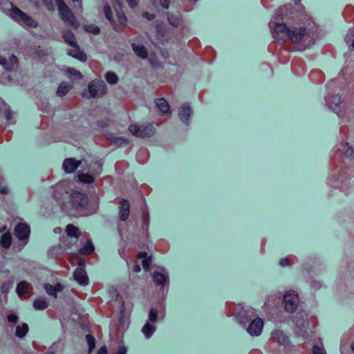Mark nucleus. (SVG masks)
Masks as SVG:
<instances>
[{
  "mask_svg": "<svg viewBox=\"0 0 354 354\" xmlns=\"http://www.w3.org/2000/svg\"><path fill=\"white\" fill-rule=\"evenodd\" d=\"M0 65L6 71H15L18 68V59L13 54L9 56L8 59L0 56Z\"/></svg>",
  "mask_w": 354,
  "mask_h": 354,
  "instance_id": "nucleus-19",
  "label": "nucleus"
},
{
  "mask_svg": "<svg viewBox=\"0 0 354 354\" xmlns=\"http://www.w3.org/2000/svg\"><path fill=\"white\" fill-rule=\"evenodd\" d=\"M70 203L76 212L75 215L86 216L96 213L98 209L97 201H90L88 196L80 192H73L70 194Z\"/></svg>",
  "mask_w": 354,
  "mask_h": 354,
  "instance_id": "nucleus-3",
  "label": "nucleus"
},
{
  "mask_svg": "<svg viewBox=\"0 0 354 354\" xmlns=\"http://www.w3.org/2000/svg\"><path fill=\"white\" fill-rule=\"evenodd\" d=\"M83 28L85 31L95 35L100 32V28L94 24H86Z\"/></svg>",
  "mask_w": 354,
  "mask_h": 354,
  "instance_id": "nucleus-43",
  "label": "nucleus"
},
{
  "mask_svg": "<svg viewBox=\"0 0 354 354\" xmlns=\"http://www.w3.org/2000/svg\"><path fill=\"white\" fill-rule=\"evenodd\" d=\"M12 235L10 232L3 233L0 239V245L5 249H8L12 244Z\"/></svg>",
  "mask_w": 354,
  "mask_h": 354,
  "instance_id": "nucleus-33",
  "label": "nucleus"
},
{
  "mask_svg": "<svg viewBox=\"0 0 354 354\" xmlns=\"http://www.w3.org/2000/svg\"><path fill=\"white\" fill-rule=\"evenodd\" d=\"M71 86H70L68 83L62 82L57 90V96L63 97L66 95L68 93V92L71 90Z\"/></svg>",
  "mask_w": 354,
  "mask_h": 354,
  "instance_id": "nucleus-39",
  "label": "nucleus"
},
{
  "mask_svg": "<svg viewBox=\"0 0 354 354\" xmlns=\"http://www.w3.org/2000/svg\"><path fill=\"white\" fill-rule=\"evenodd\" d=\"M32 306L35 310H44L48 307V304L46 298L38 297L33 301Z\"/></svg>",
  "mask_w": 354,
  "mask_h": 354,
  "instance_id": "nucleus-31",
  "label": "nucleus"
},
{
  "mask_svg": "<svg viewBox=\"0 0 354 354\" xmlns=\"http://www.w3.org/2000/svg\"><path fill=\"white\" fill-rule=\"evenodd\" d=\"M80 182L84 184H90L93 182L94 178L88 174H80L77 176Z\"/></svg>",
  "mask_w": 354,
  "mask_h": 354,
  "instance_id": "nucleus-41",
  "label": "nucleus"
},
{
  "mask_svg": "<svg viewBox=\"0 0 354 354\" xmlns=\"http://www.w3.org/2000/svg\"><path fill=\"white\" fill-rule=\"evenodd\" d=\"M312 354H326V353L322 346L315 345L312 348Z\"/></svg>",
  "mask_w": 354,
  "mask_h": 354,
  "instance_id": "nucleus-48",
  "label": "nucleus"
},
{
  "mask_svg": "<svg viewBox=\"0 0 354 354\" xmlns=\"http://www.w3.org/2000/svg\"><path fill=\"white\" fill-rule=\"evenodd\" d=\"M127 348L124 344H121L118 346L116 354H127Z\"/></svg>",
  "mask_w": 354,
  "mask_h": 354,
  "instance_id": "nucleus-53",
  "label": "nucleus"
},
{
  "mask_svg": "<svg viewBox=\"0 0 354 354\" xmlns=\"http://www.w3.org/2000/svg\"><path fill=\"white\" fill-rule=\"evenodd\" d=\"M310 288L315 290H319L323 286V283L319 281H312L310 283Z\"/></svg>",
  "mask_w": 354,
  "mask_h": 354,
  "instance_id": "nucleus-50",
  "label": "nucleus"
},
{
  "mask_svg": "<svg viewBox=\"0 0 354 354\" xmlns=\"http://www.w3.org/2000/svg\"><path fill=\"white\" fill-rule=\"evenodd\" d=\"M71 187L67 181H60L54 187L53 196L63 211L68 212L66 201L70 197Z\"/></svg>",
  "mask_w": 354,
  "mask_h": 354,
  "instance_id": "nucleus-5",
  "label": "nucleus"
},
{
  "mask_svg": "<svg viewBox=\"0 0 354 354\" xmlns=\"http://www.w3.org/2000/svg\"><path fill=\"white\" fill-rule=\"evenodd\" d=\"M337 150L339 153V156H341L342 164H348L349 165L350 171L348 174H344V171H339L338 178H336L335 175L330 176L327 179V183L331 187H334L344 191V187L343 186V180L345 178L351 176L353 171L352 168L354 159V149L351 146H349L348 143L342 142ZM342 167L343 166L342 165L340 166V170H342Z\"/></svg>",
  "mask_w": 354,
  "mask_h": 354,
  "instance_id": "nucleus-2",
  "label": "nucleus"
},
{
  "mask_svg": "<svg viewBox=\"0 0 354 354\" xmlns=\"http://www.w3.org/2000/svg\"><path fill=\"white\" fill-rule=\"evenodd\" d=\"M113 6L114 10L116 12V16L118 20V22L123 26H125L127 22V17L123 12L122 5L119 2V0H113Z\"/></svg>",
  "mask_w": 354,
  "mask_h": 354,
  "instance_id": "nucleus-25",
  "label": "nucleus"
},
{
  "mask_svg": "<svg viewBox=\"0 0 354 354\" xmlns=\"http://www.w3.org/2000/svg\"><path fill=\"white\" fill-rule=\"evenodd\" d=\"M105 79L110 84H115L118 82L117 75L111 71H109L106 73Z\"/></svg>",
  "mask_w": 354,
  "mask_h": 354,
  "instance_id": "nucleus-44",
  "label": "nucleus"
},
{
  "mask_svg": "<svg viewBox=\"0 0 354 354\" xmlns=\"http://www.w3.org/2000/svg\"><path fill=\"white\" fill-rule=\"evenodd\" d=\"M127 1L131 8H135L138 6L139 0H127Z\"/></svg>",
  "mask_w": 354,
  "mask_h": 354,
  "instance_id": "nucleus-58",
  "label": "nucleus"
},
{
  "mask_svg": "<svg viewBox=\"0 0 354 354\" xmlns=\"http://www.w3.org/2000/svg\"><path fill=\"white\" fill-rule=\"evenodd\" d=\"M118 254L119 255L124 259L126 260L127 261V266L129 267V263L127 261V259H126V256H125V251H124V248H120L118 250Z\"/></svg>",
  "mask_w": 354,
  "mask_h": 354,
  "instance_id": "nucleus-57",
  "label": "nucleus"
},
{
  "mask_svg": "<svg viewBox=\"0 0 354 354\" xmlns=\"http://www.w3.org/2000/svg\"><path fill=\"white\" fill-rule=\"evenodd\" d=\"M64 286L61 283H57L55 286L50 283H46L44 286V288L46 293L53 297L55 299L57 297V292H62L64 290Z\"/></svg>",
  "mask_w": 354,
  "mask_h": 354,
  "instance_id": "nucleus-23",
  "label": "nucleus"
},
{
  "mask_svg": "<svg viewBox=\"0 0 354 354\" xmlns=\"http://www.w3.org/2000/svg\"><path fill=\"white\" fill-rule=\"evenodd\" d=\"M30 286V283L26 281L19 282L16 288L17 295L21 296V295L27 294L29 292Z\"/></svg>",
  "mask_w": 354,
  "mask_h": 354,
  "instance_id": "nucleus-36",
  "label": "nucleus"
},
{
  "mask_svg": "<svg viewBox=\"0 0 354 354\" xmlns=\"http://www.w3.org/2000/svg\"><path fill=\"white\" fill-rule=\"evenodd\" d=\"M234 316L242 327H246L247 324L255 317V310L249 306H243L238 304L235 306Z\"/></svg>",
  "mask_w": 354,
  "mask_h": 354,
  "instance_id": "nucleus-7",
  "label": "nucleus"
},
{
  "mask_svg": "<svg viewBox=\"0 0 354 354\" xmlns=\"http://www.w3.org/2000/svg\"><path fill=\"white\" fill-rule=\"evenodd\" d=\"M295 333L298 337H302L304 340L308 337V328L310 326V317L306 311L299 312L294 318Z\"/></svg>",
  "mask_w": 354,
  "mask_h": 354,
  "instance_id": "nucleus-4",
  "label": "nucleus"
},
{
  "mask_svg": "<svg viewBox=\"0 0 354 354\" xmlns=\"http://www.w3.org/2000/svg\"><path fill=\"white\" fill-rule=\"evenodd\" d=\"M137 258L142 259V264L144 270L147 272L149 271L151 263V257L148 256V254L146 252H140L138 253Z\"/></svg>",
  "mask_w": 354,
  "mask_h": 354,
  "instance_id": "nucleus-28",
  "label": "nucleus"
},
{
  "mask_svg": "<svg viewBox=\"0 0 354 354\" xmlns=\"http://www.w3.org/2000/svg\"><path fill=\"white\" fill-rule=\"evenodd\" d=\"M270 339L274 343H277L283 347V349H288L290 346L288 337L280 330H274L271 333Z\"/></svg>",
  "mask_w": 354,
  "mask_h": 354,
  "instance_id": "nucleus-18",
  "label": "nucleus"
},
{
  "mask_svg": "<svg viewBox=\"0 0 354 354\" xmlns=\"http://www.w3.org/2000/svg\"><path fill=\"white\" fill-rule=\"evenodd\" d=\"M64 40L71 47H78L75 35L71 30L64 32L62 34Z\"/></svg>",
  "mask_w": 354,
  "mask_h": 354,
  "instance_id": "nucleus-30",
  "label": "nucleus"
},
{
  "mask_svg": "<svg viewBox=\"0 0 354 354\" xmlns=\"http://www.w3.org/2000/svg\"><path fill=\"white\" fill-rule=\"evenodd\" d=\"M97 124L100 127H105L108 125V123L106 121H97Z\"/></svg>",
  "mask_w": 354,
  "mask_h": 354,
  "instance_id": "nucleus-63",
  "label": "nucleus"
},
{
  "mask_svg": "<svg viewBox=\"0 0 354 354\" xmlns=\"http://www.w3.org/2000/svg\"><path fill=\"white\" fill-rule=\"evenodd\" d=\"M113 6L114 10L116 12V16L118 20V22L123 26H125L127 22V17L123 12L122 5L119 2V0H113Z\"/></svg>",
  "mask_w": 354,
  "mask_h": 354,
  "instance_id": "nucleus-24",
  "label": "nucleus"
},
{
  "mask_svg": "<svg viewBox=\"0 0 354 354\" xmlns=\"http://www.w3.org/2000/svg\"><path fill=\"white\" fill-rule=\"evenodd\" d=\"M149 61L150 64L153 67H157L159 66V62L155 58L150 57Z\"/></svg>",
  "mask_w": 354,
  "mask_h": 354,
  "instance_id": "nucleus-59",
  "label": "nucleus"
},
{
  "mask_svg": "<svg viewBox=\"0 0 354 354\" xmlns=\"http://www.w3.org/2000/svg\"><path fill=\"white\" fill-rule=\"evenodd\" d=\"M290 10L291 6H283L278 9L269 22V28L275 39H289L297 50H304L315 43L317 38V28L288 27L286 22Z\"/></svg>",
  "mask_w": 354,
  "mask_h": 354,
  "instance_id": "nucleus-1",
  "label": "nucleus"
},
{
  "mask_svg": "<svg viewBox=\"0 0 354 354\" xmlns=\"http://www.w3.org/2000/svg\"><path fill=\"white\" fill-rule=\"evenodd\" d=\"M85 338L88 346V353H91L95 347V339L94 337L90 334L86 335Z\"/></svg>",
  "mask_w": 354,
  "mask_h": 354,
  "instance_id": "nucleus-45",
  "label": "nucleus"
},
{
  "mask_svg": "<svg viewBox=\"0 0 354 354\" xmlns=\"http://www.w3.org/2000/svg\"><path fill=\"white\" fill-rule=\"evenodd\" d=\"M55 349L53 348V346H51L49 350L46 352L44 354H55Z\"/></svg>",
  "mask_w": 354,
  "mask_h": 354,
  "instance_id": "nucleus-64",
  "label": "nucleus"
},
{
  "mask_svg": "<svg viewBox=\"0 0 354 354\" xmlns=\"http://www.w3.org/2000/svg\"><path fill=\"white\" fill-rule=\"evenodd\" d=\"M325 100L327 106L337 114L341 112L342 108L344 106V101L341 100V97L338 95H327L325 97Z\"/></svg>",
  "mask_w": 354,
  "mask_h": 354,
  "instance_id": "nucleus-16",
  "label": "nucleus"
},
{
  "mask_svg": "<svg viewBox=\"0 0 354 354\" xmlns=\"http://www.w3.org/2000/svg\"><path fill=\"white\" fill-rule=\"evenodd\" d=\"M66 232L67 235L71 238L77 239L80 235L79 228L72 224H69L66 226Z\"/></svg>",
  "mask_w": 354,
  "mask_h": 354,
  "instance_id": "nucleus-37",
  "label": "nucleus"
},
{
  "mask_svg": "<svg viewBox=\"0 0 354 354\" xmlns=\"http://www.w3.org/2000/svg\"><path fill=\"white\" fill-rule=\"evenodd\" d=\"M81 163V160H77L73 158H68L64 160L62 168L66 174H72L79 167Z\"/></svg>",
  "mask_w": 354,
  "mask_h": 354,
  "instance_id": "nucleus-21",
  "label": "nucleus"
},
{
  "mask_svg": "<svg viewBox=\"0 0 354 354\" xmlns=\"http://www.w3.org/2000/svg\"><path fill=\"white\" fill-rule=\"evenodd\" d=\"M12 111L10 109H6L5 111V116L8 121H11L12 119Z\"/></svg>",
  "mask_w": 354,
  "mask_h": 354,
  "instance_id": "nucleus-55",
  "label": "nucleus"
},
{
  "mask_svg": "<svg viewBox=\"0 0 354 354\" xmlns=\"http://www.w3.org/2000/svg\"><path fill=\"white\" fill-rule=\"evenodd\" d=\"M132 270L134 272L137 273L140 271L141 268L140 267V265L137 262H135L133 264Z\"/></svg>",
  "mask_w": 354,
  "mask_h": 354,
  "instance_id": "nucleus-60",
  "label": "nucleus"
},
{
  "mask_svg": "<svg viewBox=\"0 0 354 354\" xmlns=\"http://www.w3.org/2000/svg\"><path fill=\"white\" fill-rule=\"evenodd\" d=\"M66 73L68 77L77 80H81L82 78V75L81 74V73L73 68L68 67L66 70Z\"/></svg>",
  "mask_w": 354,
  "mask_h": 354,
  "instance_id": "nucleus-42",
  "label": "nucleus"
},
{
  "mask_svg": "<svg viewBox=\"0 0 354 354\" xmlns=\"http://www.w3.org/2000/svg\"><path fill=\"white\" fill-rule=\"evenodd\" d=\"M77 265H78L77 268H84V266H85V261H84V259L79 260Z\"/></svg>",
  "mask_w": 354,
  "mask_h": 354,
  "instance_id": "nucleus-62",
  "label": "nucleus"
},
{
  "mask_svg": "<svg viewBox=\"0 0 354 354\" xmlns=\"http://www.w3.org/2000/svg\"><path fill=\"white\" fill-rule=\"evenodd\" d=\"M57 6L62 20L67 26L75 30L77 29L80 26V23L66 3L63 1Z\"/></svg>",
  "mask_w": 354,
  "mask_h": 354,
  "instance_id": "nucleus-8",
  "label": "nucleus"
},
{
  "mask_svg": "<svg viewBox=\"0 0 354 354\" xmlns=\"http://www.w3.org/2000/svg\"><path fill=\"white\" fill-rule=\"evenodd\" d=\"M142 227L146 228L147 230L149 225V214L148 212L144 213L142 216Z\"/></svg>",
  "mask_w": 354,
  "mask_h": 354,
  "instance_id": "nucleus-47",
  "label": "nucleus"
},
{
  "mask_svg": "<svg viewBox=\"0 0 354 354\" xmlns=\"http://www.w3.org/2000/svg\"><path fill=\"white\" fill-rule=\"evenodd\" d=\"M72 49H68L67 50V54L69 56H71L73 58H75L81 62H86L87 59V55L86 53L81 50L80 46L78 47H73Z\"/></svg>",
  "mask_w": 354,
  "mask_h": 354,
  "instance_id": "nucleus-27",
  "label": "nucleus"
},
{
  "mask_svg": "<svg viewBox=\"0 0 354 354\" xmlns=\"http://www.w3.org/2000/svg\"><path fill=\"white\" fill-rule=\"evenodd\" d=\"M248 324V326L247 325L246 327L243 328L246 329V331L250 335L257 337L261 334L264 325L263 321L261 318L256 317L251 320Z\"/></svg>",
  "mask_w": 354,
  "mask_h": 354,
  "instance_id": "nucleus-15",
  "label": "nucleus"
},
{
  "mask_svg": "<svg viewBox=\"0 0 354 354\" xmlns=\"http://www.w3.org/2000/svg\"><path fill=\"white\" fill-rule=\"evenodd\" d=\"M168 23L174 26L178 27L181 21V18L179 14H174L171 12L167 13Z\"/></svg>",
  "mask_w": 354,
  "mask_h": 354,
  "instance_id": "nucleus-34",
  "label": "nucleus"
},
{
  "mask_svg": "<svg viewBox=\"0 0 354 354\" xmlns=\"http://www.w3.org/2000/svg\"><path fill=\"white\" fill-rule=\"evenodd\" d=\"M88 91L89 97H100L106 93V85L102 80H94L89 83Z\"/></svg>",
  "mask_w": 354,
  "mask_h": 354,
  "instance_id": "nucleus-14",
  "label": "nucleus"
},
{
  "mask_svg": "<svg viewBox=\"0 0 354 354\" xmlns=\"http://www.w3.org/2000/svg\"><path fill=\"white\" fill-rule=\"evenodd\" d=\"M156 106L158 110L162 114L167 115L171 113L170 105L165 98H157L155 100Z\"/></svg>",
  "mask_w": 354,
  "mask_h": 354,
  "instance_id": "nucleus-26",
  "label": "nucleus"
},
{
  "mask_svg": "<svg viewBox=\"0 0 354 354\" xmlns=\"http://www.w3.org/2000/svg\"><path fill=\"white\" fill-rule=\"evenodd\" d=\"M18 319V316L15 314L11 313L8 316V321L10 323H17Z\"/></svg>",
  "mask_w": 354,
  "mask_h": 354,
  "instance_id": "nucleus-52",
  "label": "nucleus"
},
{
  "mask_svg": "<svg viewBox=\"0 0 354 354\" xmlns=\"http://www.w3.org/2000/svg\"><path fill=\"white\" fill-rule=\"evenodd\" d=\"M142 16L149 21H151L155 18L154 14L149 13L148 12H143Z\"/></svg>",
  "mask_w": 354,
  "mask_h": 354,
  "instance_id": "nucleus-54",
  "label": "nucleus"
},
{
  "mask_svg": "<svg viewBox=\"0 0 354 354\" xmlns=\"http://www.w3.org/2000/svg\"><path fill=\"white\" fill-rule=\"evenodd\" d=\"M353 37H354V30L352 29H350L345 37V41L346 43H349L352 41V46L354 49V39L352 40V38Z\"/></svg>",
  "mask_w": 354,
  "mask_h": 354,
  "instance_id": "nucleus-49",
  "label": "nucleus"
},
{
  "mask_svg": "<svg viewBox=\"0 0 354 354\" xmlns=\"http://www.w3.org/2000/svg\"><path fill=\"white\" fill-rule=\"evenodd\" d=\"M59 250V248L58 247L53 248L52 249H50L48 251V254H49V255L52 256L53 257L57 258L59 252H56V254H54V252L56 250Z\"/></svg>",
  "mask_w": 354,
  "mask_h": 354,
  "instance_id": "nucleus-56",
  "label": "nucleus"
},
{
  "mask_svg": "<svg viewBox=\"0 0 354 354\" xmlns=\"http://www.w3.org/2000/svg\"><path fill=\"white\" fill-rule=\"evenodd\" d=\"M132 49L134 53L142 59H146L148 57V50L147 48L140 44H132Z\"/></svg>",
  "mask_w": 354,
  "mask_h": 354,
  "instance_id": "nucleus-29",
  "label": "nucleus"
},
{
  "mask_svg": "<svg viewBox=\"0 0 354 354\" xmlns=\"http://www.w3.org/2000/svg\"><path fill=\"white\" fill-rule=\"evenodd\" d=\"M152 280L157 287H160L163 294H167L169 286V274L163 267H158L151 274Z\"/></svg>",
  "mask_w": 354,
  "mask_h": 354,
  "instance_id": "nucleus-6",
  "label": "nucleus"
},
{
  "mask_svg": "<svg viewBox=\"0 0 354 354\" xmlns=\"http://www.w3.org/2000/svg\"><path fill=\"white\" fill-rule=\"evenodd\" d=\"M129 131L135 136L147 138L152 136L155 133V128L152 124L138 125L132 124L129 127Z\"/></svg>",
  "mask_w": 354,
  "mask_h": 354,
  "instance_id": "nucleus-13",
  "label": "nucleus"
},
{
  "mask_svg": "<svg viewBox=\"0 0 354 354\" xmlns=\"http://www.w3.org/2000/svg\"><path fill=\"white\" fill-rule=\"evenodd\" d=\"M129 202L125 199L122 198L119 203V218L121 221H125L129 215Z\"/></svg>",
  "mask_w": 354,
  "mask_h": 354,
  "instance_id": "nucleus-22",
  "label": "nucleus"
},
{
  "mask_svg": "<svg viewBox=\"0 0 354 354\" xmlns=\"http://www.w3.org/2000/svg\"><path fill=\"white\" fill-rule=\"evenodd\" d=\"M30 233V229L28 225L26 223H18L14 230V234L21 243L17 247L18 250H21L28 243Z\"/></svg>",
  "mask_w": 354,
  "mask_h": 354,
  "instance_id": "nucleus-12",
  "label": "nucleus"
},
{
  "mask_svg": "<svg viewBox=\"0 0 354 354\" xmlns=\"http://www.w3.org/2000/svg\"><path fill=\"white\" fill-rule=\"evenodd\" d=\"M12 19L21 25H26L30 28H35L37 23L27 14L17 7H12L10 12Z\"/></svg>",
  "mask_w": 354,
  "mask_h": 354,
  "instance_id": "nucleus-11",
  "label": "nucleus"
},
{
  "mask_svg": "<svg viewBox=\"0 0 354 354\" xmlns=\"http://www.w3.org/2000/svg\"><path fill=\"white\" fill-rule=\"evenodd\" d=\"M94 245L91 240H88L85 245L82 247L80 250V253L81 254L86 255L89 254L94 251Z\"/></svg>",
  "mask_w": 354,
  "mask_h": 354,
  "instance_id": "nucleus-40",
  "label": "nucleus"
},
{
  "mask_svg": "<svg viewBox=\"0 0 354 354\" xmlns=\"http://www.w3.org/2000/svg\"><path fill=\"white\" fill-rule=\"evenodd\" d=\"M299 297L297 291L293 290H286L283 295V304L284 309L289 313H293L298 308Z\"/></svg>",
  "mask_w": 354,
  "mask_h": 354,
  "instance_id": "nucleus-10",
  "label": "nucleus"
},
{
  "mask_svg": "<svg viewBox=\"0 0 354 354\" xmlns=\"http://www.w3.org/2000/svg\"><path fill=\"white\" fill-rule=\"evenodd\" d=\"M73 277L80 286H86L88 284V277L83 268H77L73 272Z\"/></svg>",
  "mask_w": 354,
  "mask_h": 354,
  "instance_id": "nucleus-20",
  "label": "nucleus"
},
{
  "mask_svg": "<svg viewBox=\"0 0 354 354\" xmlns=\"http://www.w3.org/2000/svg\"><path fill=\"white\" fill-rule=\"evenodd\" d=\"M28 332V326L26 323L17 326L16 328L15 335L19 338H23Z\"/></svg>",
  "mask_w": 354,
  "mask_h": 354,
  "instance_id": "nucleus-38",
  "label": "nucleus"
},
{
  "mask_svg": "<svg viewBox=\"0 0 354 354\" xmlns=\"http://www.w3.org/2000/svg\"><path fill=\"white\" fill-rule=\"evenodd\" d=\"M108 351L106 346H102L100 348L97 354H107Z\"/></svg>",
  "mask_w": 354,
  "mask_h": 354,
  "instance_id": "nucleus-61",
  "label": "nucleus"
},
{
  "mask_svg": "<svg viewBox=\"0 0 354 354\" xmlns=\"http://www.w3.org/2000/svg\"><path fill=\"white\" fill-rule=\"evenodd\" d=\"M194 113L193 109L189 103H183L178 109V118L185 125L188 126L191 122V118Z\"/></svg>",
  "mask_w": 354,
  "mask_h": 354,
  "instance_id": "nucleus-17",
  "label": "nucleus"
},
{
  "mask_svg": "<svg viewBox=\"0 0 354 354\" xmlns=\"http://www.w3.org/2000/svg\"><path fill=\"white\" fill-rule=\"evenodd\" d=\"M104 13L105 17L111 23V25L113 28V29L116 31H120V28L117 26L115 21L113 20L112 17V10L109 6L105 5L104 6Z\"/></svg>",
  "mask_w": 354,
  "mask_h": 354,
  "instance_id": "nucleus-32",
  "label": "nucleus"
},
{
  "mask_svg": "<svg viewBox=\"0 0 354 354\" xmlns=\"http://www.w3.org/2000/svg\"><path fill=\"white\" fill-rule=\"evenodd\" d=\"M158 320V311L156 308H151L149 311L148 319L141 330L147 339H150L156 332Z\"/></svg>",
  "mask_w": 354,
  "mask_h": 354,
  "instance_id": "nucleus-9",
  "label": "nucleus"
},
{
  "mask_svg": "<svg viewBox=\"0 0 354 354\" xmlns=\"http://www.w3.org/2000/svg\"><path fill=\"white\" fill-rule=\"evenodd\" d=\"M297 262V258L294 255H288L280 259L279 264L281 267L284 268L290 266Z\"/></svg>",
  "mask_w": 354,
  "mask_h": 354,
  "instance_id": "nucleus-35",
  "label": "nucleus"
},
{
  "mask_svg": "<svg viewBox=\"0 0 354 354\" xmlns=\"http://www.w3.org/2000/svg\"><path fill=\"white\" fill-rule=\"evenodd\" d=\"M42 2L49 11L55 10V6L52 0H42Z\"/></svg>",
  "mask_w": 354,
  "mask_h": 354,
  "instance_id": "nucleus-51",
  "label": "nucleus"
},
{
  "mask_svg": "<svg viewBox=\"0 0 354 354\" xmlns=\"http://www.w3.org/2000/svg\"><path fill=\"white\" fill-rule=\"evenodd\" d=\"M13 283L14 282L12 280H8L4 282L1 286V292L2 293H7L9 291V290L12 287Z\"/></svg>",
  "mask_w": 354,
  "mask_h": 354,
  "instance_id": "nucleus-46",
  "label": "nucleus"
}]
</instances>
